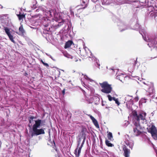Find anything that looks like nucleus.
Segmentation results:
<instances>
[{
	"label": "nucleus",
	"instance_id": "nucleus-1",
	"mask_svg": "<svg viewBox=\"0 0 157 157\" xmlns=\"http://www.w3.org/2000/svg\"><path fill=\"white\" fill-rule=\"evenodd\" d=\"M42 121L40 119L35 121V123L33 124L32 127L33 131L31 134L32 137L45 133L44 128L38 129L40 126L42 125Z\"/></svg>",
	"mask_w": 157,
	"mask_h": 157
},
{
	"label": "nucleus",
	"instance_id": "nucleus-2",
	"mask_svg": "<svg viewBox=\"0 0 157 157\" xmlns=\"http://www.w3.org/2000/svg\"><path fill=\"white\" fill-rule=\"evenodd\" d=\"M147 114L144 112H141L137 113L135 111H133L132 112V115L133 118L138 122H141L142 123L146 124L147 121L146 118Z\"/></svg>",
	"mask_w": 157,
	"mask_h": 157
},
{
	"label": "nucleus",
	"instance_id": "nucleus-3",
	"mask_svg": "<svg viewBox=\"0 0 157 157\" xmlns=\"http://www.w3.org/2000/svg\"><path fill=\"white\" fill-rule=\"evenodd\" d=\"M100 85L102 88L101 91L106 94H109L111 93L112 90L111 85L109 84L106 82L100 83Z\"/></svg>",
	"mask_w": 157,
	"mask_h": 157
},
{
	"label": "nucleus",
	"instance_id": "nucleus-4",
	"mask_svg": "<svg viewBox=\"0 0 157 157\" xmlns=\"http://www.w3.org/2000/svg\"><path fill=\"white\" fill-rule=\"evenodd\" d=\"M141 127L139 123L136 122L134 123V126L133 129L134 134L136 136H138L141 133Z\"/></svg>",
	"mask_w": 157,
	"mask_h": 157
},
{
	"label": "nucleus",
	"instance_id": "nucleus-5",
	"mask_svg": "<svg viewBox=\"0 0 157 157\" xmlns=\"http://www.w3.org/2000/svg\"><path fill=\"white\" fill-rule=\"evenodd\" d=\"M149 132L151 133L152 136L155 140H157V130L155 126L152 125L149 128Z\"/></svg>",
	"mask_w": 157,
	"mask_h": 157
},
{
	"label": "nucleus",
	"instance_id": "nucleus-6",
	"mask_svg": "<svg viewBox=\"0 0 157 157\" xmlns=\"http://www.w3.org/2000/svg\"><path fill=\"white\" fill-rule=\"evenodd\" d=\"M4 30L5 32L9 37L10 40L13 42L14 43L13 36L11 34L10 29L7 27H6L5 28Z\"/></svg>",
	"mask_w": 157,
	"mask_h": 157
},
{
	"label": "nucleus",
	"instance_id": "nucleus-7",
	"mask_svg": "<svg viewBox=\"0 0 157 157\" xmlns=\"http://www.w3.org/2000/svg\"><path fill=\"white\" fill-rule=\"evenodd\" d=\"M84 140H83V142L82 143V145L80 147H79L78 149V148L75 149V153L76 156V157H78L79 155L81 152V151L82 149V147L83 146V145L84 143Z\"/></svg>",
	"mask_w": 157,
	"mask_h": 157
},
{
	"label": "nucleus",
	"instance_id": "nucleus-8",
	"mask_svg": "<svg viewBox=\"0 0 157 157\" xmlns=\"http://www.w3.org/2000/svg\"><path fill=\"white\" fill-rule=\"evenodd\" d=\"M88 116L90 117L92 122L96 127L99 128V127L97 121L92 116L88 115Z\"/></svg>",
	"mask_w": 157,
	"mask_h": 157
},
{
	"label": "nucleus",
	"instance_id": "nucleus-9",
	"mask_svg": "<svg viewBox=\"0 0 157 157\" xmlns=\"http://www.w3.org/2000/svg\"><path fill=\"white\" fill-rule=\"evenodd\" d=\"M19 32H16V33L19 35L22 36L25 33V31L22 25H21L19 28Z\"/></svg>",
	"mask_w": 157,
	"mask_h": 157
},
{
	"label": "nucleus",
	"instance_id": "nucleus-10",
	"mask_svg": "<svg viewBox=\"0 0 157 157\" xmlns=\"http://www.w3.org/2000/svg\"><path fill=\"white\" fill-rule=\"evenodd\" d=\"M124 151V155L125 157H129L130 154L129 150L125 147L123 149Z\"/></svg>",
	"mask_w": 157,
	"mask_h": 157
},
{
	"label": "nucleus",
	"instance_id": "nucleus-11",
	"mask_svg": "<svg viewBox=\"0 0 157 157\" xmlns=\"http://www.w3.org/2000/svg\"><path fill=\"white\" fill-rule=\"evenodd\" d=\"M84 78L88 81V82H90V84H91L95 83V81L94 80L91 79L87 75H84Z\"/></svg>",
	"mask_w": 157,
	"mask_h": 157
},
{
	"label": "nucleus",
	"instance_id": "nucleus-12",
	"mask_svg": "<svg viewBox=\"0 0 157 157\" xmlns=\"http://www.w3.org/2000/svg\"><path fill=\"white\" fill-rule=\"evenodd\" d=\"M120 31L121 32L127 29L126 26L123 24H121L119 27Z\"/></svg>",
	"mask_w": 157,
	"mask_h": 157
},
{
	"label": "nucleus",
	"instance_id": "nucleus-13",
	"mask_svg": "<svg viewBox=\"0 0 157 157\" xmlns=\"http://www.w3.org/2000/svg\"><path fill=\"white\" fill-rule=\"evenodd\" d=\"M125 101L126 102H130L131 103H132V97L129 95H127L125 98Z\"/></svg>",
	"mask_w": 157,
	"mask_h": 157
},
{
	"label": "nucleus",
	"instance_id": "nucleus-14",
	"mask_svg": "<svg viewBox=\"0 0 157 157\" xmlns=\"http://www.w3.org/2000/svg\"><path fill=\"white\" fill-rule=\"evenodd\" d=\"M72 43V42L71 41L69 40L67 42L65 46V48H66L69 47L71 46Z\"/></svg>",
	"mask_w": 157,
	"mask_h": 157
},
{
	"label": "nucleus",
	"instance_id": "nucleus-15",
	"mask_svg": "<svg viewBox=\"0 0 157 157\" xmlns=\"http://www.w3.org/2000/svg\"><path fill=\"white\" fill-rule=\"evenodd\" d=\"M140 33L141 34V35L142 36L144 39L146 41H147V39L146 37V33L145 32H144L143 33H142V32H140Z\"/></svg>",
	"mask_w": 157,
	"mask_h": 157
},
{
	"label": "nucleus",
	"instance_id": "nucleus-16",
	"mask_svg": "<svg viewBox=\"0 0 157 157\" xmlns=\"http://www.w3.org/2000/svg\"><path fill=\"white\" fill-rule=\"evenodd\" d=\"M86 52V54L85 55V56H88L89 57H90V56H89V55H91V53L90 52V51L87 48V50H86V49H85Z\"/></svg>",
	"mask_w": 157,
	"mask_h": 157
},
{
	"label": "nucleus",
	"instance_id": "nucleus-17",
	"mask_svg": "<svg viewBox=\"0 0 157 157\" xmlns=\"http://www.w3.org/2000/svg\"><path fill=\"white\" fill-rule=\"evenodd\" d=\"M108 138L111 140H113V137L111 132H109L108 134Z\"/></svg>",
	"mask_w": 157,
	"mask_h": 157
},
{
	"label": "nucleus",
	"instance_id": "nucleus-18",
	"mask_svg": "<svg viewBox=\"0 0 157 157\" xmlns=\"http://www.w3.org/2000/svg\"><path fill=\"white\" fill-rule=\"evenodd\" d=\"M105 144H106L109 147H112L113 146V145L110 143L109 141H108L107 140H105Z\"/></svg>",
	"mask_w": 157,
	"mask_h": 157
},
{
	"label": "nucleus",
	"instance_id": "nucleus-19",
	"mask_svg": "<svg viewBox=\"0 0 157 157\" xmlns=\"http://www.w3.org/2000/svg\"><path fill=\"white\" fill-rule=\"evenodd\" d=\"M18 17L19 20H21L25 17V15L24 14L18 15Z\"/></svg>",
	"mask_w": 157,
	"mask_h": 157
},
{
	"label": "nucleus",
	"instance_id": "nucleus-20",
	"mask_svg": "<svg viewBox=\"0 0 157 157\" xmlns=\"http://www.w3.org/2000/svg\"><path fill=\"white\" fill-rule=\"evenodd\" d=\"M154 89L153 87H150L149 90L148 91L150 94H152L154 92Z\"/></svg>",
	"mask_w": 157,
	"mask_h": 157
},
{
	"label": "nucleus",
	"instance_id": "nucleus-21",
	"mask_svg": "<svg viewBox=\"0 0 157 157\" xmlns=\"http://www.w3.org/2000/svg\"><path fill=\"white\" fill-rule=\"evenodd\" d=\"M113 100L115 101L116 103L118 105H119L120 103L118 101V99L116 98H114Z\"/></svg>",
	"mask_w": 157,
	"mask_h": 157
},
{
	"label": "nucleus",
	"instance_id": "nucleus-22",
	"mask_svg": "<svg viewBox=\"0 0 157 157\" xmlns=\"http://www.w3.org/2000/svg\"><path fill=\"white\" fill-rule=\"evenodd\" d=\"M107 97L108 98V99L109 101H111L112 100H113V98H113L110 95H108L107 96Z\"/></svg>",
	"mask_w": 157,
	"mask_h": 157
},
{
	"label": "nucleus",
	"instance_id": "nucleus-23",
	"mask_svg": "<svg viewBox=\"0 0 157 157\" xmlns=\"http://www.w3.org/2000/svg\"><path fill=\"white\" fill-rule=\"evenodd\" d=\"M94 101L95 102H97L98 101H99V98L98 97L95 96L94 97Z\"/></svg>",
	"mask_w": 157,
	"mask_h": 157
},
{
	"label": "nucleus",
	"instance_id": "nucleus-24",
	"mask_svg": "<svg viewBox=\"0 0 157 157\" xmlns=\"http://www.w3.org/2000/svg\"><path fill=\"white\" fill-rule=\"evenodd\" d=\"M123 75L122 74L121 75H117V79H119L121 81V80L120 79V78H121V77H122Z\"/></svg>",
	"mask_w": 157,
	"mask_h": 157
},
{
	"label": "nucleus",
	"instance_id": "nucleus-25",
	"mask_svg": "<svg viewBox=\"0 0 157 157\" xmlns=\"http://www.w3.org/2000/svg\"><path fill=\"white\" fill-rule=\"evenodd\" d=\"M43 65L47 67H48L49 66L48 64L45 63H44Z\"/></svg>",
	"mask_w": 157,
	"mask_h": 157
},
{
	"label": "nucleus",
	"instance_id": "nucleus-26",
	"mask_svg": "<svg viewBox=\"0 0 157 157\" xmlns=\"http://www.w3.org/2000/svg\"><path fill=\"white\" fill-rule=\"evenodd\" d=\"M139 98L138 97H136L135 98V100L136 101H137L138 100Z\"/></svg>",
	"mask_w": 157,
	"mask_h": 157
},
{
	"label": "nucleus",
	"instance_id": "nucleus-27",
	"mask_svg": "<svg viewBox=\"0 0 157 157\" xmlns=\"http://www.w3.org/2000/svg\"><path fill=\"white\" fill-rule=\"evenodd\" d=\"M65 89H64L62 91V93L64 95V94H65Z\"/></svg>",
	"mask_w": 157,
	"mask_h": 157
},
{
	"label": "nucleus",
	"instance_id": "nucleus-28",
	"mask_svg": "<svg viewBox=\"0 0 157 157\" xmlns=\"http://www.w3.org/2000/svg\"><path fill=\"white\" fill-rule=\"evenodd\" d=\"M96 63H97V64H98V67H99L100 66V65L99 64L98 62V61H97V60H96Z\"/></svg>",
	"mask_w": 157,
	"mask_h": 157
},
{
	"label": "nucleus",
	"instance_id": "nucleus-29",
	"mask_svg": "<svg viewBox=\"0 0 157 157\" xmlns=\"http://www.w3.org/2000/svg\"><path fill=\"white\" fill-rule=\"evenodd\" d=\"M93 2H96L98 0H92Z\"/></svg>",
	"mask_w": 157,
	"mask_h": 157
},
{
	"label": "nucleus",
	"instance_id": "nucleus-30",
	"mask_svg": "<svg viewBox=\"0 0 157 157\" xmlns=\"http://www.w3.org/2000/svg\"><path fill=\"white\" fill-rule=\"evenodd\" d=\"M41 62L43 64H44V62L42 60H41Z\"/></svg>",
	"mask_w": 157,
	"mask_h": 157
},
{
	"label": "nucleus",
	"instance_id": "nucleus-31",
	"mask_svg": "<svg viewBox=\"0 0 157 157\" xmlns=\"http://www.w3.org/2000/svg\"><path fill=\"white\" fill-rule=\"evenodd\" d=\"M34 118V117H31L30 118V119H32L33 120Z\"/></svg>",
	"mask_w": 157,
	"mask_h": 157
},
{
	"label": "nucleus",
	"instance_id": "nucleus-32",
	"mask_svg": "<svg viewBox=\"0 0 157 157\" xmlns=\"http://www.w3.org/2000/svg\"><path fill=\"white\" fill-rule=\"evenodd\" d=\"M80 144V142L79 141V142H78V147L79 145Z\"/></svg>",
	"mask_w": 157,
	"mask_h": 157
},
{
	"label": "nucleus",
	"instance_id": "nucleus-33",
	"mask_svg": "<svg viewBox=\"0 0 157 157\" xmlns=\"http://www.w3.org/2000/svg\"><path fill=\"white\" fill-rule=\"evenodd\" d=\"M46 54L47 55H48V56H50V57L52 59V56H50V55H48L47 53H46Z\"/></svg>",
	"mask_w": 157,
	"mask_h": 157
},
{
	"label": "nucleus",
	"instance_id": "nucleus-34",
	"mask_svg": "<svg viewBox=\"0 0 157 157\" xmlns=\"http://www.w3.org/2000/svg\"><path fill=\"white\" fill-rule=\"evenodd\" d=\"M49 13H50V15H52V14H51V12L49 11Z\"/></svg>",
	"mask_w": 157,
	"mask_h": 157
},
{
	"label": "nucleus",
	"instance_id": "nucleus-35",
	"mask_svg": "<svg viewBox=\"0 0 157 157\" xmlns=\"http://www.w3.org/2000/svg\"><path fill=\"white\" fill-rule=\"evenodd\" d=\"M29 121L30 123H31V120H30Z\"/></svg>",
	"mask_w": 157,
	"mask_h": 157
},
{
	"label": "nucleus",
	"instance_id": "nucleus-36",
	"mask_svg": "<svg viewBox=\"0 0 157 157\" xmlns=\"http://www.w3.org/2000/svg\"><path fill=\"white\" fill-rule=\"evenodd\" d=\"M65 56L66 57H69L67 56H66L65 55Z\"/></svg>",
	"mask_w": 157,
	"mask_h": 157
},
{
	"label": "nucleus",
	"instance_id": "nucleus-37",
	"mask_svg": "<svg viewBox=\"0 0 157 157\" xmlns=\"http://www.w3.org/2000/svg\"><path fill=\"white\" fill-rule=\"evenodd\" d=\"M143 83L145 84H146L144 82H143Z\"/></svg>",
	"mask_w": 157,
	"mask_h": 157
},
{
	"label": "nucleus",
	"instance_id": "nucleus-38",
	"mask_svg": "<svg viewBox=\"0 0 157 157\" xmlns=\"http://www.w3.org/2000/svg\"><path fill=\"white\" fill-rule=\"evenodd\" d=\"M130 147L131 149H132V146H131V147Z\"/></svg>",
	"mask_w": 157,
	"mask_h": 157
},
{
	"label": "nucleus",
	"instance_id": "nucleus-39",
	"mask_svg": "<svg viewBox=\"0 0 157 157\" xmlns=\"http://www.w3.org/2000/svg\"><path fill=\"white\" fill-rule=\"evenodd\" d=\"M149 84H150V83H147V85H149Z\"/></svg>",
	"mask_w": 157,
	"mask_h": 157
},
{
	"label": "nucleus",
	"instance_id": "nucleus-40",
	"mask_svg": "<svg viewBox=\"0 0 157 157\" xmlns=\"http://www.w3.org/2000/svg\"><path fill=\"white\" fill-rule=\"evenodd\" d=\"M59 75H60V71H59Z\"/></svg>",
	"mask_w": 157,
	"mask_h": 157
},
{
	"label": "nucleus",
	"instance_id": "nucleus-41",
	"mask_svg": "<svg viewBox=\"0 0 157 157\" xmlns=\"http://www.w3.org/2000/svg\"><path fill=\"white\" fill-rule=\"evenodd\" d=\"M108 108V107H106V108Z\"/></svg>",
	"mask_w": 157,
	"mask_h": 157
},
{
	"label": "nucleus",
	"instance_id": "nucleus-42",
	"mask_svg": "<svg viewBox=\"0 0 157 157\" xmlns=\"http://www.w3.org/2000/svg\"><path fill=\"white\" fill-rule=\"evenodd\" d=\"M62 71H64L63 70H61Z\"/></svg>",
	"mask_w": 157,
	"mask_h": 157
}]
</instances>
